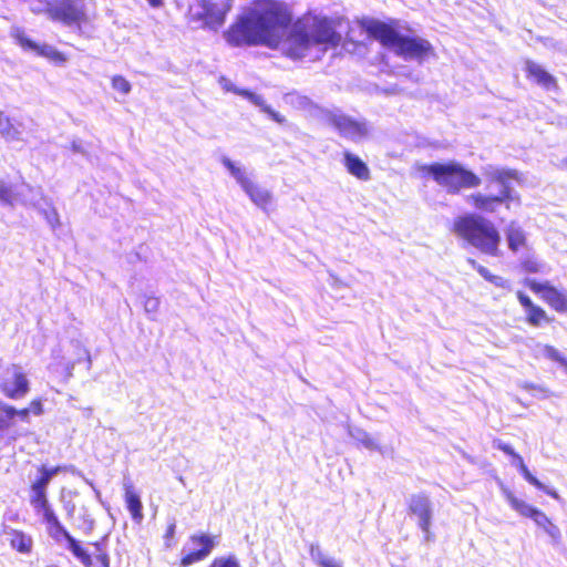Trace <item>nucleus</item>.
<instances>
[{"label":"nucleus","instance_id":"1","mask_svg":"<svg viewBox=\"0 0 567 567\" xmlns=\"http://www.w3.org/2000/svg\"><path fill=\"white\" fill-rule=\"evenodd\" d=\"M260 9L241 16L225 32L233 47L265 44L276 49L285 41L286 55L291 59L306 56L312 47H337L341 35L331 19L305 14L292 23V13L287 3L278 0H256Z\"/></svg>","mask_w":567,"mask_h":567},{"label":"nucleus","instance_id":"2","mask_svg":"<svg viewBox=\"0 0 567 567\" xmlns=\"http://www.w3.org/2000/svg\"><path fill=\"white\" fill-rule=\"evenodd\" d=\"M363 28L370 38L377 40L382 47L393 50L398 56L405 60L423 61L434 55V49L427 40L401 35L396 21L383 22L371 19L363 24Z\"/></svg>","mask_w":567,"mask_h":567},{"label":"nucleus","instance_id":"3","mask_svg":"<svg viewBox=\"0 0 567 567\" xmlns=\"http://www.w3.org/2000/svg\"><path fill=\"white\" fill-rule=\"evenodd\" d=\"M451 230L481 252L493 257L499 255L501 234L497 227L484 216L475 213L460 215L453 220Z\"/></svg>","mask_w":567,"mask_h":567},{"label":"nucleus","instance_id":"4","mask_svg":"<svg viewBox=\"0 0 567 567\" xmlns=\"http://www.w3.org/2000/svg\"><path fill=\"white\" fill-rule=\"evenodd\" d=\"M37 513L42 514L49 536L55 542L66 540L68 548L84 567H110V558L100 543H94L93 556L62 525L52 505L42 507Z\"/></svg>","mask_w":567,"mask_h":567},{"label":"nucleus","instance_id":"5","mask_svg":"<svg viewBox=\"0 0 567 567\" xmlns=\"http://www.w3.org/2000/svg\"><path fill=\"white\" fill-rule=\"evenodd\" d=\"M423 174L430 175L433 181L449 194H458L462 189L476 188L481 185V177L458 162L432 163L423 165Z\"/></svg>","mask_w":567,"mask_h":567},{"label":"nucleus","instance_id":"6","mask_svg":"<svg viewBox=\"0 0 567 567\" xmlns=\"http://www.w3.org/2000/svg\"><path fill=\"white\" fill-rule=\"evenodd\" d=\"M518 179V173L515 169L502 168L492 173L488 177V184L498 185L496 194H486L474 192L466 197L467 203L476 210L486 214H494L501 206L509 207L513 200L512 181Z\"/></svg>","mask_w":567,"mask_h":567},{"label":"nucleus","instance_id":"7","mask_svg":"<svg viewBox=\"0 0 567 567\" xmlns=\"http://www.w3.org/2000/svg\"><path fill=\"white\" fill-rule=\"evenodd\" d=\"M501 491L511 505V507L520 516L530 518L534 523L547 533L553 539L560 538L559 528L553 520L540 509L534 507L524 501L519 499L507 486L501 484Z\"/></svg>","mask_w":567,"mask_h":567},{"label":"nucleus","instance_id":"8","mask_svg":"<svg viewBox=\"0 0 567 567\" xmlns=\"http://www.w3.org/2000/svg\"><path fill=\"white\" fill-rule=\"evenodd\" d=\"M221 163L236 178L238 184L256 206L264 210L270 209L272 205V196L269 190L254 183L245 172L240 167H237L229 158L224 157Z\"/></svg>","mask_w":567,"mask_h":567},{"label":"nucleus","instance_id":"9","mask_svg":"<svg viewBox=\"0 0 567 567\" xmlns=\"http://www.w3.org/2000/svg\"><path fill=\"white\" fill-rule=\"evenodd\" d=\"M51 20L65 25H81L87 21V16L81 0H58L47 9Z\"/></svg>","mask_w":567,"mask_h":567},{"label":"nucleus","instance_id":"10","mask_svg":"<svg viewBox=\"0 0 567 567\" xmlns=\"http://www.w3.org/2000/svg\"><path fill=\"white\" fill-rule=\"evenodd\" d=\"M524 286L546 302L558 313H567V293L550 285L549 281H537L535 279H525Z\"/></svg>","mask_w":567,"mask_h":567},{"label":"nucleus","instance_id":"11","mask_svg":"<svg viewBox=\"0 0 567 567\" xmlns=\"http://www.w3.org/2000/svg\"><path fill=\"white\" fill-rule=\"evenodd\" d=\"M10 370L12 373V380H2L0 382V391L10 400L23 399L30 391L28 375L19 364H12Z\"/></svg>","mask_w":567,"mask_h":567},{"label":"nucleus","instance_id":"12","mask_svg":"<svg viewBox=\"0 0 567 567\" xmlns=\"http://www.w3.org/2000/svg\"><path fill=\"white\" fill-rule=\"evenodd\" d=\"M493 446L496 447L497 450L504 452L506 455H508L511 458H512V462L514 465L517 466L518 471L520 472V474L523 475V477L528 482L530 483L532 485H534L536 488L538 489H543L547 495H549L550 497L555 498V499H558L559 498V495L556 491L554 489H546L545 486L542 484V482H539L528 470V467L526 466L525 462H524V458L522 457V455H519L517 452L514 451V449L507 444V443H504L503 441H501L499 439H495L493 441Z\"/></svg>","mask_w":567,"mask_h":567},{"label":"nucleus","instance_id":"13","mask_svg":"<svg viewBox=\"0 0 567 567\" xmlns=\"http://www.w3.org/2000/svg\"><path fill=\"white\" fill-rule=\"evenodd\" d=\"M408 512L419 518L420 528L425 534V538L430 539L432 506L427 495L423 493L412 495L408 504Z\"/></svg>","mask_w":567,"mask_h":567},{"label":"nucleus","instance_id":"14","mask_svg":"<svg viewBox=\"0 0 567 567\" xmlns=\"http://www.w3.org/2000/svg\"><path fill=\"white\" fill-rule=\"evenodd\" d=\"M13 38L23 50L34 51L38 55L47 58L56 64H63L66 61L64 53L49 44L35 43L24 33L23 30H17L13 33Z\"/></svg>","mask_w":567,"mask_h":567},{"label":"nucleus","instance_id":"15","mask_svg":"<svg viewBox=\"0 0 567 567\" xmlns=\"http://www.w3.org/2000/svg\"><path fill=\"white\" fill-rule=\"evenodd\" d=\"M200 6L202 11L197 18L203 21L205 27L217 29L224 24L229 6L218 4L213 0H202Z\"/></svg>","mask_w":567,"mask_h":567},{"label":"nucleus","instance_id":"16","mask_svg":"<svg viewBox=\"0 0 567 567\" xmlns=\"http://www.w3.org/2000/svg\"><path fill=\"white\" fill-rule=\"evenodd\" d=\"M190 542L200 548L192 550L181 558V566L187 567L195 563L204 560L212 553L215 546V538L206 534H196L190 536Z\"/></svg>","mask_w":567,"mask_h":567},{"label":"nucleus","instance_id":"17","mask_svg":"<svg viewBox=\"0 0 567 567\" xmlns=\"http://www.w3.org/2000/svg\"><path fill=\"white\" fill-rule=\"evenodd\" d=\"M517 300L526 310V322L532 327H539L544 323H551L553 317H549L545 309L533 302V300L523 291L516 292Z\"/></svg>","mask_w":567,"mask_h":567},{"label":"nucleus","instance_id":"18","mask_svg":"<svg viewBox=\"0 0 567 567\" xmlns=\"http://www.w3.org/2000/svg\"><path fill=\"white\" fill-rule=\"evenodd\" d=\"M525 74L526 78L533 80L535 83L546 90H558V83L554 75L547 72L540 64L533 60L525 61Z\"/></svg>","mask_w":567,"mask_h":567},{"label":"nucleus","instance_id":"19","mask_svg":"<svg viewBox=\"0 0 567 567\" xmlns=\"http://www.w3.org/2000/svg\"><path fill=\"white\" fill-rule=\"evenodd\" d=\"M331 123L338 132L344 137H360L365 135L367 128L362 123L352 120L349 116L338 115L331 118Z\"/></svg>","mask_w":567,"mask_h":567},{"label":"nucleus","instance_id":"20","mask_svg":"<svg viewBox=\"0 0 567 567\" xmlns=\"http://www.w3.org/2000/svg\"><path fill=\"white\" fill-rule=\"evenodd\" d=\"M343 164L349 174L361 181H369L371 177L368 165L357 155L344 152Z\"/></svg>","mask_w":567,"mask_h":567},{"label":"nucleus","instance_id":"21","mask_svg":"<svg viewBox=\"0 0 567 567\" xmlns=\"http://www.w3.org/2000/svg\"><path fill=\"white\" fill-rule=\"evenodd\" d=\"M9 535V545L16 551L29 555L33 549V539L32 537L21 529L12 528L8 532Z\"/></svg>","mask_w":567,"mask_h":567},{"label":"nucleus","instance_id":"22","mask_svg":"<svg viewBox=\"0 0 567 567\" xmlns=\"http://www.w3.org/2000/svg\"><path fill=\"white\" fill-rule=\"evenodd\" d=\"M65 467L61 465L48 467L45 465H41L38 467V477L30 484V487L42 488L48 491V486L53 476L58 475L61 472H64Z\"/></svg>","mask_w":567,"mask_h":567},{"label":"nucleus","instance_id":"23","mask_svg":"<svg viewBox=\"0 0 567 567\" xmlns=\"http://www.w3.org/2000/svg\"><path fill=\"white\" fill-rule=\"evenodd\" d=\"M237 94H239V95H241L243 97H245V99L249 100V101H250V102H252L255 105L260 106V107H261V110H262L264 112H266V113H267V114H268V115H269L274 121H276L277 123H284V122H285V118H284L279 113L275 112V111H274V110H271L269 106H267V105H265V104H264V100H262L259 95H257V94H255V93H252V92H250V91H248V90H245V89H243V90H238V91H237Z\"/></svg>","mask_w":567,"mask_h":567},{"label":"nucleus","instance_id":"24","mask_svg":"<svg viewBox=\"0 0 567 567\" xmlns=\"http://www.w3.org/2000/svg\"><path fill=\"white\" fill-rule=\"evenodd\" d=\"M468 262L485 280L492 282L494 286L503 289L509 288L508 280L504 279L503 277L492 275L488 269L478 265L474 259H468Z\"/></svg>","mask_w":567,"mask_h":567},{"label":"nucleus","instance_id":"25","mask_svg":"<svg viewBox=\"0 0 567 567\" xmlns=\"http://www.w3.org/2000/svg\"><path fill=\"white\" fill-rule=\"evenodd\" d=\"M125 503L134 518L141 516V502L138 494L134 491L132 485H125Z\"/></svg>","mask_w":567,"mask_h":567},{"label":"nucleus","instance_id":"26","mask_svg":"<svg viewBox=\"0 0 567 567\" xmlns=\"http://www.w3.org/2000/svg\"><path fill=\"white\" fill-rule=\"evenodd\" d=\"M508 248L516 252L526 246V236L522 229L509 228L506 231Z\"/></svg>","mask_w":567,"mask_h":567},{"label":"nucleus","instance_id":"27","mask_svg":"<svg viewBox=\"0 0 567 567\" xmlns=\"http://www.w3.org/2000/svg\"><path fill=\"white\" fill-rule=\"evenodd\" d=\"M30 504L34 508V511H38L42 507L50 505L48 498V491L42 488L40 489L30 487Z\"/></svg>","mask_w":567,"mask_h":567},{"label":"nucleus","instance_id":"28","mask_svg":"<svg viewBox=\"0 0 567 567\" xmlns=\"http://www.w3.org/2000/svg\"><path fill=\"white\" fill-rule=\"evenodd\" d=\"M310 553L313 558V561L319 567H342L339 561L326 556L318 547L316 549L311 547Z\"/></svg>","mask_w":567,"mask_h":567},{"label":"nucleus","instance_id":"29","mask_svg":"<svg viewBox=\"0 0 567 567\" xmlns=\"http://www.w3.org/2000/svg\"><path fill=\"white\" fill-rule=\"evenodd\" d=\"M519 268L525 274H537L542 271V264L534 257H527L520 261Z\"/></svg>","mask_w":567,"mask_h":567},{"label":"nucleus","instance_id":"30","mask_svg":"<svg viewBox=\"0 0 567 567\" xmlns=\"http://www.w3.org/2000/svg\"><path fill=\"white\" fill-rule=\"evenodd\" d=\"M208 567H240L234 555L216 557Z\"/></svg>","mask_w":567,"mask_h":567},{"label":"nucleus","instance_id":"31","mask_svg":"<svg viewBox=\"0 0 567 567\" xmlns=\"http://www.w3.org/2000/svg\"><path fill=\"white\" fill-rule=\"evenodd\" d=\"M13 425V417L10 414L9 406H3L0 411V435Z\"/></svg>","mask_w":567,"mask_h":567},{"label":"nucleus","instance_id":"32","mask_svg":"<svg viewBox=\"0 0 567 567\" xmlns=\"http://www.w3.org/2000/svg\"><path fill=\"white\" fill-rule=\"evenodd\" d=\"M112 86L114 90L122 94H126L131 90V84L128 83V81L121 75L113 76Z\"/></svg>","mask_w":567,"mask_h":567},{"label":"nucleus","instance_id":"33","mask_svg":"<svg viewBox=\"0 0 567 567\" xmlns=\"http://www.w3.org/2000/svg\"><path fill=\"white\" fill-rule=\"evenodd\" d=\"M14 132V127L10 122V118L7 117L1 111H0V135L2 136H9Z\"/></svg>","mask_w":567,"mask_h":567},{"label":"nucleus","instance_id":"34","mask_svg":"<svg viewBox=\"0 0 567 567\" xmlns=\"http://www.w3.org/2000/svg\"><path fill=\"white\" fill-rule=\"evenodd\" d=\"M14 193L11 186L0 184V200L7 204H12Z\"/></svg>","mask_w":567,"mask_h":567},{"label":"nucleus","instance_id":"35","mask_svg":"<svg viewBox=\"0 0 567 567\" xmlns=\"http://www.w3.org/2000/svg\"><path fill=\"white\" fill-rule=\"evenodd\" d=\"M30 412L37 416H40L44 413L43 402L40 398L32 399L28 404Z\"/></svg>","mask_w":567,"mask_h":567},{"label":"nucleus","instance_id":"36","mask_svg":"<svg viewBox=\"0 0 567 567\" xmlns=\"http://www.w3.org/2000/svg\"><path fill=\"white\" fill-rule=\"evenodd\" d=\"M9 411L12 417L16 416L20 417L22 421H28L30 415V409L29 406L22 408V409H16L13 405L9 404Z\"/></svg>","mask_w":567,"mask_h":567},{"label":"nucleus","instance_id":"37","mask_svg":"<svg viewBox=\"0 0 567 567\" xmlns=\"http://www.w3.org/2000/svg\"><path fill=\"white\" fill-rule=\"evenodd\" d=\"M159 308V300L156 297H147L144 300V310L146 312H156Z\"/></svg>","mask_w":567,"mask_h":567},{"label":"nucleus","instance_id":"38","mask_svg":"<svg viewBox=\"0 0 567 567\" xmlns=\"http://www.w3.org/2000/svg\"><path fill=\"white\" fill-rule=\"evenodd\" d=\"M545 351L549 358H551L555 361H561V357L559 352L551 346H546Z\"/></svg>","mask_w":567,"mask_h":567},{"label":"nucleus","instance_id":"39","mask_svg":"<svg viewBox=\"0 0 567 567\" xmlns=\"http://www.w3.org/2000/svg\"><path fill=\"white\" fill-rule=\"evenodd\" d=\"M175 533V524L172 523L167 526V529H166V536L167 537H172Z\"/></svg>","mask_w":567,"mask_h":567},{"label":"nucleus","instance_id":"40","mask_svg":"<svg viewBox=\"0 0 567 567\" xmlns=\"http://www.w3.org/2000/svg\"><path fill=\"white\" fill-rule=\"evenodd\" d=\"M147 1L154 8H158L163 4V0H147Z\"/></svg>","mask_w":567,"mask_h":567},{"label":"nucleus","instance_id":"41","mask_svg":"<svg viewBox=\"0 0 567 567\" xmlns=\"http://www.w3.org/2000/svg\"><path fill=\"white\" fill-rule=\"evenodd\" d=\"M560 166L561 168H565L567 169V157L563 158L561 162H560Z\"/></svg>","mask_w":567,"mask_h":567},{"label":"nucleus","instance_id":"42","mask_svg":"<svg viewBox=\"0 0 567 567\" xmlns=\"http://www.w3.org/2000/svg\"><path fill=\"white\" fill-rule=\"evenodd\" d=\"M3 406H9V404H8V403H4V402H2V401H0V411H2V408H3Z\"/></svg>","mask_w":567,"mask_h":567}]
</instances>
